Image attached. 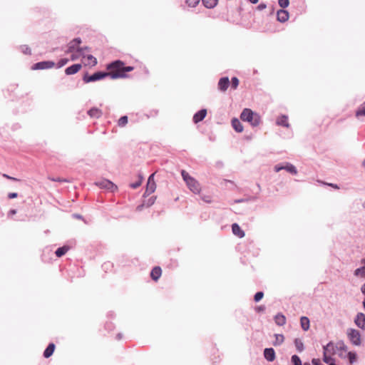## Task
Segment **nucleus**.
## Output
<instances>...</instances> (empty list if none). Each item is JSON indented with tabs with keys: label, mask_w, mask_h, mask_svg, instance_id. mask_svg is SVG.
<instances>
[{
	"label": "nucleus",
	"mask_w": 365,
	"mask_h": 365,
	"mask_svg": "<svg viewBox=\"0 0 365 365\" xmlns=\"http://www.w3.org/2000/svg\"><path fill=\"white\" fill-rule=\"evenodd\" d=\"M80 38H76L70 43V59L75 60L82 58V62L86 66H93L97 64V60L91 55H84L83 48L78 47L81 43Z\"/></svg>",
	"instance_id": "f257e3e1"
},
{
	"label": "nucleus",
	"mask_w": 365,
	"mask_h": 365,
	"mask_svg": "<svg viewBox=\"0 0 365 365\" xmlns=\"http://www.w3.org/2000/svg\"><path fill=\"white\" fill-rule=\"evenodd\" d=\"M108 76L112 79L126 78L127 72H130L134 70L133 66H125V63L117 60L107 65Z\"/></svg>",
	"instance_id": "f03ea898"
},
{
	"label": "nucleus",
	"mask_w": 365,
	"mask_h": 365,
	"mask_svg": "<svg viewBox=\"0 0 365 365\" xmlns=\"http://www.w3.org/2000/svg\"><path fill=\"white\" fill-rule=\"evenodd\" d=\"M240 118L243 121H247L252 126H257L261 123V118L259 115L253 112L250 108H245L241 115Z\"/></svg>",
	"instance_id": "7ed1b4c3"
},
{
	"label": "nucleus",
	"mask_w": 365,
	"mask_h": 365,
	"mask_svg": "<svg viewBox=\"0 0 365 365\" xmlns=\"http://www.w3.org/2000/svg\"><path fill=\"white\" fill-rule=\"evenodd\" d=\"M181 175L190 190L195 194H199L201 191L199 182L184 170L181 171Z\"/></svg>",
	"instance_id": "20e7f679"
},
{
	"label": "nucleus",
	"mask_w": 365,
	"mask_h": 365,
	"mask_svg": "<svg viewBox=\"0 0 365 365\" xmlns=\"http://www.w3.org/2000/svg\"><path fill=\"white\" fill-rule=\"evenodd\" d=\"M336 349L338 351H339V355L340 356H342L343 352L346 353L348 349L347 346L342 341L337 343L336 346H334L333 343L330 342L327 346H324V352L329 355L335 354Z\"/></svg>",
	"instance_id": "39448f33"
},
{
	"label": "nucleus",
	"mask_w": 365,
	"mask_h": 365,
	"mask_svg": "<svg viewBox=\"0 0 365 365\" xmlns=\"http://www.w3.org/2000/svg\"><path fill=\"white\" fill-rule=\"evenodd\" d=\"M346 334L349 340L351 343L355 346H359L361 344V334L360 332L352 328H349L346 331Z\"/></svg>",
	"instance_id": "423d86ee"
},
{
	"label": "nucleus",
	"mask_w": 365,
	"mask_h": 365,
	"mask_svg": "<svg viewBox=\"0 0 365 365\" xmlns=\"http://www.w3.org/2000/svg\"><path fill=\"white\" fill-rule=\"evenodd\" d=\"M108 76L107 72H96L91 76L85 75L83 77V81L86 83L96 81L101 79L104 78L105 77Z\"/></svg>",
	"instance_id": "0eeeda50"
},
{
	"label": "nucleus",
	"mask_w": 365,
	"mask_h": 365,
	"mask_svg": "<svg viewBox=\"0 0 365 365\" xmlns=\"http://www.w3.org/2000/svg\"><path fill=\"white\" fill-rule=\"evenodd\" d=\"M55 66L54 62L53 61H41L36 63L32 66V70H43L51 68Z\"/></svg>",
	"instance_id": "6e6552de"
},
{
	"label": "nucleus",
	"mask_w": 365,
	"mask_h": 365,
	"mask_svg": "<svg viewBox=\"0 0 365 365\" xmlns=\"http://www.w3.org/2000/svg\"><path fill=\"white\" fill-rule=\"evenodd\" d=\"M154 175L155 173H153L148 180L147 185H146V190H145V194L150 195L153 192H155L156 188V185L154 180Z\"/></svg>",
	"instance_id": "1a4fd4ad"
},
{
	"label": "nucleus",
	"mask_w": 365,
	"mask_h": 365,
	"mask_svg": "<svg viewBox=\"0 0 365 365\" xmlns=\"http://www.w3.org/2000/svg\"><path fill=\"white\" fill-rule=\"evenodd\" d=\"M98 185L100 187L109 190L111 192H113L117 189V186L108 180H103L99 182Z\"/></svg>",
	"instance_id": "9d476101"
},
{
	"label": "nucleus",
	"mask_w": 365,
	"mask_h": 365,
	"mask_svg": "<svg viewBox=\"0 0 365 365\" xmlns=\"http://www.w3.org/2000/svg\"><path fill=\"white\" fill-rule=\"evenodd\" d=\"M354 323L359 328L365 329V314L363 313H358L354 319Z\"/></svg>",
	"instance_id": "9b49d317"
},
{
	"label": "nucleus",
	"mask_w": 365,
	"mask_h": 365,
	"mask_svg": "<svg viewBox=\"0 0 365 365\" xmlns=\"http://www.w3.org/2000/svg\"><path fill=\"white\" fill-rule=\"evenodd\" d=\"M277 19L280 22H286L289 19V13L287 11L280 9L277 13Z\"/></svg>",
	"instance_id": "f8f14e48"
},
{
	"label": "nucleus",
	"mask_w": 365,
	"mask_h": 365,
	"mask_svg": "<svg viewBox=\"0 0 365 365\" xmlns=\"http://www.w3.org/2000/svg\"><path fill=\"white\" fill-rule=\"evenodd\" d=\"M264 356L268 361H273L275 359V352L272 348H266L264 350Z\"/></svg>",
	"instance_id": "ddd939ff"
},
{
	"label": "nucleus",
	"mask_w": 365,
	"mask_h": 365,
	"mask_svg": "<svg viewBox=\"0 0 365 365\" xmlns=\"http://www.w3.org/2000/svg\"><path fill=\"white\" fill-rule=\"evenodd\" d=\"M207 115V110L205 109H202L196 113L193 116V121L195 123H197L202 121Z\"/></svg>",
	"instance_id": "4468645a"
},
{
	"label": "nucleus",
	"mask_w": 365,
	"mask_h": 365,
	"mask_svg": "<svg viewBox=\"0 0 365 365\" xmlns=\"http://www.w3.org/2000/svg\"><path fill=\"white\" fill-rule=\"evenodd\" d=\"M230 85V81L227 77H224L220 79L218 82V88L222 91H225Z\"/></svg>",
	"instance_id": "2eb2a0df"
},
{
	"label": "nucleus",
	"mask_w": 365,
	"mask_h": 365,
	"mask_svg": "<svg viewBox=\"0 0 365 365\" xmlns=\"http://www.w3.org/2000/svg\"><path fill=\"white\" fill-rule=\"evenodd\" d=\"M161 274H162V269L158 266L155 267L150 272V277H151L152 279L155 282L159 279Z\"/></svg>",
	"instance_id": "dca6fc26"
},
{
	"label": "nucleus",
	"mask_w": 365,
	"mask_h": 365,
	"mask_svg": "<svg viewBox=\"0 0 365 365\" xmlns=\"http://www.w3.org/2000/svg\"><path fill=\"white\" fill-rule=\"evenodd\" d=\"M232 230L233 234L240 238H242L245 236L244 231L242 230L240 227L237 223H234L232 225Z\"/></svg>",
	"instance_id": "f3484780"
},
{
	"label": "nucleus",
	"mask_w": 365,
	"mask_h": 365,
	"mask_svg": "<svg viewBox=\"0 0 365 365\" xmlns=\"http://www.w3.org/2000/svg\"><path fill=\"white\" fill-rule=\"evenodd\" d=\"M88 114L91 118H99L102 115L103 112L98 108H92L88 111Z\"/></svg>",
	"instance_id": "a211bd4d"
},
{
	"label": "nucleus",
	"mask_w": 365,
	"mask_h": 365,
	"mask_svg": "<svg viewBox=\"0 0 365 365\" xmlns=\"http://www.w3.org/2000/svg\"><path fill=\"white\" fill-rule=\"evenodd\" d=\"M276 123L278 125L284 126L286 128L289 127V124L288 122V117L286 115L279 116L277 119Z\"/></svg>",
	"instance_id": "6ab92c4d"
},
{
	"label": "nucleus",
	"mask_w": 365,
	"mask_h": 365,
	"mask_svg": "<svg viewBox=\"0 0 365 365\" xmlns=\"http://www.w3.org/2000/svg\"><path fill=\"white\" fill-rule=\"evenodd\" d=\"M54 350H55V344L53 343L49 344L43 352V356L45 358L50 357L53 354Z\"/></svg>",
	"instance_id": "aec40b11"
},
{
	"label": "nucleus",
	"mask_w": 365,
	"mask_h": 365,
	"mask_svg": "<svg viewBox=\"0 0 365 365\" xmlns=\"http://www.w3.org/2000/svg\"><path fill=\"white\" fill-rule=\"evenodd\" d=\"M232 125L233 127V128L238 133H241L242 132L243 130V126L242 125V123H240V121L237 119V118H234L232 120Z\"/></svg>",
	"instance_id": "412c9836"
},
{
	"label": "nucleus",
	"mask_w": 365,
	"mask_h": 365,
	"mask_svg": "<svg viewBox=\"0 0 365 365\" xmlns=\"http://www.w3.org/2000/svg\"><path fill=\"white\" fill-rule=\"evenodd\" d=\"M202 1L203 5L207 9L215 8L218 3V0H202Z\"/></svg>",
	"instance_id": "4be33fe9"
},
{
	"label": "nucleus",
	"mask_w": 365,
	"mask_h": 365,
	"mask_svg": "<svg viewBox=\"0 0 365 365\" xmlns=\"http://www.w3.org/2000/svg\"><path fill=\"white\" fill-rule=\"evenodd\" d=\"M300 324L303 330L307 331L309 329V319L307 317H301Z\"/></svg>",
	"instance_id": "5701e85b"
},
{
	"label": "nucleus",
	"mask_w": 365,
	"mask_h": 365,
	"mask_svg": "<svg viewBox=\"0 0 365 365\" xmlns=\"http://www.w3.org/2000/svg\"><path fill=\"white\" fill-rule=\"evenodd\" d=\"M275 323L279 326H282L286 323V318L283 314H277L274 317Z\"/></svg>",
	"instance_id": "b1692460"
},
{
	"label": "nucleus",
	"mask_w": 365,
	"mask_h": 365,
	"mask_svg": "<svg viewBox=\"0 0 365 365\" xmlns=\"http://www.w3.org/2000/svg\"><path fill=\"white\" fill-rule=\"evenodd\" d=\"M283 170H285L287 172L294 175H296L297 173L296 168L293 165L289 163H287L286 165L283 166Z\"/></svg>",
	"instance_id": "393cba45"
},
{
	"label": "nucleus",
	"mask_w": 365,
	"mask_h": 365,
	"mask_svg": "<svg viewBox=\"0 0 365 365\" xmlns=\"http://www.w3.org/2000/svg\"><path fill=\"white\" fill-rule=\"evenodd\" d=\"M356 116L359 118L361 116H365V102L361 105L356 112Z\"/></svg>",
	"instance_id": "a878e982"
},
{
	"label": "nucleus",
	"mask_w": 365,
	"mask_h": 365,
	"mask_svg": "<svg viewBox=\"0 0 365 365\" xmlns=\"http://www.w3.org/2000/svg\"><path fill=\"white\" fill-rule=\"evenodd\" d=\"M294 344H295V346H296L297 351H299V352L303 351L304 344L301 339H296L294 340Z\"/></svg>",
	"instance_id": "bb28decb"
},
{
	"label": "nucleus",
	"mask_w": 365,
	"mask_h": 365,
	"mask_svg": "<svg viewBox=\"0 0 365 365\" xmlns=\"http://www.w3.org/2000/svg\"><path fill=\"white\" fill-rule=\"evenodd\" d=\"M81 64L77 63L70 66V74H74L80 71Z\"/></svg>",
	"instance_id": "cd10ccee"
},
{
	"label": "nucleus",
	"mask_w": 365,
	"mask_h": 365,
	"mask_svg": "<svg viewBox=\"0 0 365 365\" xmlns=\"http://www.w3.org/2000/svg\"><path fill=\"white\" fill-rule=\"evenodd\" d=\"M67 251H68V248L64 246V247L57 249V250L56 251V255L57 257H60L63 256V255H65L67 252Z\"/></svg>",
	"instance_id": "c85d7f7f"
},
{
	"label": "nucleus",
	"mask_w": 365,
	"mask_h": 365,
	"mask_svg": "<svg viewBox=\"0 0 365 365\" xmlns=\"http://www.w3.org/2000/svg\"><path fill=\"white\" fill-rule=\"evenodd\" d=\"M347 356H348V358H349V363L351 364L354 363L356 361V359H357L356 354L354 353V352L349 351V352L347 353Z\"/></svg>",
	"instance_id": "c756f323"
},
{
	"label": "nucleus",
	"mask_w": 365,
	"mask_h": 365,
	"mask_svg": "<svg viewBox=\"0 0 365 365\" xmlns=\"http://www.w3.org/2000/svg\"><path fill=\"white\" fill-rule=\"evenodd\" d=\"M276 341L274 342V345H279L284 341V336L282 334H275Z\"/></svg>",
	"instance_id": "7c9ffc66"
},
{
	"label": "nucleus",
	"mask_w": 365,
	"mask_h": 365,
	"mask_svg": "<svg viewBox=\"0 0 365 365\" xmlns=\"http://www.w3.org/2000/svg\"><path fill=\"white\" fill-rule=\"evenodd\" d=\"M128 123V117L126 115L122 116L120 118L118 122V125L120 127H123Z\"/></svg>",
	"instance_id": "2f4dec72"
},
{
	"label": "nucleus",
	"mask_w": 365,
	"mask_h": 365,
	"mask_svg": "<svg viewBox=\"0 0 365 365\" xmlns=\"http://www.w3.org/2000/svg\"><path fill=\"white\" fill-rule=\"evenodd\" d=\"M354 274L356 276L365 277V269L363 267L358 268L355 270Z\"/></svg>",
	"instance_id": "473e14b6"
},
{
	"label": "nucleus",
	"mask_w": 365,
	"mask_h": 365,
	"mask_svg": "<svg viewBox=\"0 0 365 365\" xmlns=\"http://www.w3.org/2000/svg\"><path fill=\"white\" fill-rule=\"evenodd\" d=\"M200 2V0H186V4L190 7H195Z\"/></svg>",
	"instance_id": "72a5a7b5"
},
{
	"label": "nucleus",
	"mask_w": 365,
	"mask_h": 365,
	"mask_svg": "<svg viewBox=\"0 0 365 365\" xmlns=\"http://www.w3.org/2000/svg\"><path fill=\"white\" fill-rule=\"evenodd\" d=\"M292 361L294 364V365H302V361L299 357L297 355H293L292 356Z\"/></svg>",
	"instance_id": "f704fd0d"
},
{
	"label": "nucleus",
	"mask_w": 365,
	"mask_h": 365,
	"mask_svg": "<svg viewBox=\"0 0 365 365\" xmlns=\"http://www.w3.org/2000/svg\"><path fill=\"white\" fill-rule=\"evenodd\" d=\"M278 4L280 7L284 9L289 6V0H278Z\"/></svg>",
	"instance_id": "c9c22d12"
},
{
	"label": "nucleus",
	"mask_w": 365,
	"mask_h": 365,
	"mask_svg": "<svg viewBox=\"0 0 365 365\" xmlns=\"http://www.w3.org/2000/svg\"><path fill=\"white\" fill-rule=\"evenodd\" d=\"M142 180H143V177L139 175V180L136 182L131 183L130 187L133 189L138 187L142 184Z\"/></svg>",
	"instance_id": "e433bc0d"
},
{
	"label": "nucleus",
	"mask_w": 365,
	"mask_h": 365,
	"mask_svg": "<svg viewBox=\"0 0 365 365\" xmlns=\"http://www.w3.org/2000/svg\"><path fill=\"white\" fill-rule=\"evenodd\" d=\"M231 84L233 89H236L239 85V80L236 77H233L231 80Z\"/></svg>",
	"instance_id": "4c0bfd02"
},
{
	"label": "nucleus",
	"mask_w": 365,
	"mask_h": 365,
	"mask_svg": "<svg viewBox=\"0 0 365 365\" xmlns=\"http://www.w3.org/2000/svg\"><path fill=\"white\" fill-rule=\"evenodd\" d=\"M264 297V293L262 292H258L255 294L254 297V299L255 302H259Z\"/></svg>",
	"instance_id": "58836bf2"
},
{
	"label": "nucleus",
	"mask_w": 365,
	"mask_h": 365,
	"mask_svg": "<svg viewBox=\"0 0 365 365\" xmlns=\"http://www.w3.org/2000/svg\"><path fill=\"white\" fill-rule=\"evenodd\" d=\"M331 361L332 359L331 357V355L325 354V352H324V361L329 364L330 363H332Z\"/></svg>",
	"instance_id": "ea45409f"
},
{
	"label": "nucleus",
	"mask_w": 365,
	"mask_h": 365,
	"mask_svg": "<svg viewBox=\"0 0 365 365\" xmlns=\"http://www.w3.org/2000/svg\"><path fill=\"white\" fill-rule=\"evenodd\" d=\"M202 200L207 203H210L212 202V199L210 195L202 196Z\"/></svg>",
	"instance_id": "a19ab883"
},
{
	"label": "nucleus",
	"mask_w": 365,
	"mask_h": 365,
	"mask_svg": "<svg viewBox=\"0 0 365 365\" xmlns=\"http://www.w3.org/2000/svg\"><path fill=\"white\" fill-rule=\"evenodd\" d=\"M67 59L66 58H63L61 59L58 63V68H61L63 66L66 65L67 63Z\"/></svg>",
	"instance_id": "79ce46f5"
},
{
	"label": "nucleus",
	"mask_w": 365,
	"mask_h": 365,
	"mask_svg": "<svg viewBox=\"0 0 365 365\" xmlns=\"http://www.w3.org/2000/svg\"><path fill=\"white\" fill-rule=\"evenodd\" d=\"M22 51L25 53V54H31V49L27 47V46H23L22 47Z\"/></svg>",
	"instance_id": "37998d69"
},
{
	"label": "nucleus",
	"mask_w": 365,
	"mask_h": 365,
	"mask_svg": "<svg viewBox=\"0 0 365 365\" xmlns=\"http://www.w3.org/2000/svg\"><path fill=\"white\" fill-rule=\"evenodd\" d=\"M2 176L6 179L11 180L14 181H19V179L8 175L7 174H3Z\"/></svg>",
	"instance_id": "c03bdc74"
},
{
	"label": "nucleus",
	"mask_w": 365,
	"mask_h": 365,
	"mask_svg": "<svg viewBox=\"0 0 365 365\" xmlns=\"http://www.w3.org/2000/svg\"><path fill=\"white\" fill-rule=\"evenodd\" d=\"M18 197V194L16 192H10L9 193L8 195V197L9 199H13V198H16Z\"/></svg>",
	"instance_id": "a18cd8bd"
},
{
	"label": "nucleus",
	"mask_w": 365,
	"mask_h": 365,
	"mask_svg": "<svg viewBox=\"0 0 365 365\" xmlns=\"http://www.w3.org/2000/svg\"><path fill=\"white\" fill-rule=\"evenodd\" d=\"M267 7V5L264 3H261L260 4L258 5L257 6V9L258 10H263L265 8Z\"/></svg>",
	"instance_id": "49530a36"
},
{
	"label": "nucleus",
	"mask_w": 365,
	"mask_h": 365,
	"mask_svg": "<svg viewBox=\"0 0 365 365\" xmlns=\"http://www.w3.org/2000/svg\"><path fill=\"white\" fill-rule=\"evenodd\" d=\"M283 170V166H280L279 165H277L275 167H274V170L275 172H279L280 170Z\"/></svg>",
	"instance_id": "de8ad7c7"
},
{
	"label": "nucleus",
	"mask_w": 365,
	"mask_h": 365,
	"mask_svg": "<svg viewBox=\"0 0 365 365\" xmlns=\"http://www.w3.org/2000/svg\"><path fill=\"white\" fill-rule=\"evenodd\" d=\"M264 306H259L258 307L256 308V310L257 312H263L264 310Z\"/></svg>",
	"instance_id": "09e8293b"
},
{
	"label": "nucleus",
	"mask_w": 365,
	"mask_h": 365,
	"mask_svg": "<svg viewBox=\"0 0 365 365\" xmlns=\"http://www.w3.org/2000/svg\"><path fill=\"white\" fill-rule=\"evenodd\" d=\"M327 185H329V186H331V187H334V188H335V189H339V187H338V185H336V184L329 183V184H327Z\"/></svg>",
	"instance_id": "8fccbe9b"
},
{
	"label": "nucleus",
	"mask_w": 365,
	"mask_h": 365,
	"mask_svg": "<svg viewBox=\"0 0 365 365\" xmlns=\"http://www.w3.org/2000/svg\"><path fill=\"white\" fill-rule=\"evenodd\" d=\"M319 362V359H314L312 360V363H313L314 365H318Z\"/></svg>",
	"instance_id": "3c124183"
},
{
	"label": "nucleus",
	"mask_w": 365,
	"mask_h": 365,
	"mask_svg": "<svg viewBox=\"0 0 365 365\" xmlns=\"http://www.w3.org/2000/svg\"><path fill=\"white\" fill-rule=\"evenodd\" d=\"M361 292L365 295V284L361 288Z\"/></svg>",
	"instance_id": "603ef678"
},
{
	"label": "nucleus",
	"mask_w": 365,
	"mask_h": 365,
	"mask_svg": "<svg viewBox=\"0 0 365 365\" xmlns=\"http://www.w3.org/2000/svg\"><path fill=\"white\" fill-rule=\"evenodd\" d=\"M248 1L252 4H257L258 2V0H248Z\"/></svg>",
	"instance_id": "864d4df0"
},
{
	"label": "nucleus",
	"mask_w": 365,
	"mask_h": 365,
	"mask_svg": "<svg viewBox=\"0 0 365 365\" xmlns=\"http://www.w3.org/2000/svg\"><path fill=\"white\" fill-rule=\"evenodd\" d=\"M10 212L11 214H12V215H14V214H16V210H10V212Z\"/></svg>",
	"instance_id": "5fc2aeb1"
},
{
	"label": "nucleus",
	"mask_w": 365,
	"mask_h": 365,
	"mask_svg": "<svg viewBox=\"0 0 365 365\" xmlns=\"http://www.w3.org/2000/svg\"><path fill=\"white\" fill-rule=\"evenodd\" d=\"M65 73H66V74H68V68H66L65 69Z\"/></svg>",
	"instance_id": "6e6d98bb"
},
{
	"label": "nucleus",
	"mask_w": 365,
	"mask_h": 365,
	"mask_svg": "<svg viewBox=\"0 0 365 365\" xmlns=\"http://www.w3.org/2000/svg\"><path fill=\"white\" fill-rule=\"evenodd\" d=\"M73 217H76V218H81V217L79 215H73Z\"/></svg>",
	"instance_id": "4d7b16f0"
},
{
	"label": "nucleus",
	"mask_w": 365,
	"mask_h": 365,
	"mask_svg": "<svg viewBox=\"0 0 365 365\" xmlns=\"http://www.w3.org/2000/svg\"><path fill=\"white\" fill-rule=\"evenodd\" d=\"M364 266L362 267L365 269V259L363 260Z\"/></svg>",
	"instance_id": "13d9d810"
},
{
	"label": "nucleus",
	"mask_w": 365,
	"mask_h": 365,
	"mask_svg": "<svg viewBox=\"0 0 365 365\" xmlns=\"http://www.w3.org/2000/svg\"><path fill=\"white\" fill-rule=\"evenodd\" d=\"M363 165L365 167V159L364 161L363 162Z\"/></svg>",
	"instance_id": "bf43d9fd"
},
{
	"label": "nucleus",
	"mask_w": 365,
	"mask_h": 365,
	"mask_svg": "<svg viewBox=\"0 0 365 365\" xmlns=\"http://www.w3.org/2000/svg\"><path fill=\"white\" fill-rule=\"evenodd\" d=\"M305 365H309V364H305Z\"/></svg>",
	"instance_id": "052dcab7"
}]
</instances>
